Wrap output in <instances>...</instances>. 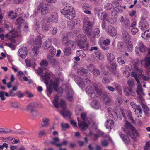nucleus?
<instances>
[{"label":"nucleus","mask_w":150,"mask_h":150,"mask_svg":"<svg viewBox=\"0 0 150 150\" xmlns=\"http://www.w3.org/2000/svg\"><path fill=\"white\" fill-rule=\"evenodd\" d=\"M81 117L83 122L78 119V125L83 131L87 130L89 131V134L93 135V129L96 130L97 126L91 119H88L86 117V114L83 112L81 114Z\"/></svg>","instance_id":"nucleus-1"},{"label":"nucleus","mask_w":150,"mask_h":150,"mask_svg":"<svg viewBox=\"0 0 150 150\" xmlns=\"http://www.w3.org/2000/svg\"><path fill=\"white\" fill-rule=\"evenodd\" d=\"M83 22L84 25L83 26V29L87 36L90 38L91 40L93 41L94 38H98L100 36V30L98 28H97L94 30L93 33V38L91 37L92 24L86 18H84Z\"/></svg>","instance_id":"nucleus-2"},{"label":"nucleus","mask_w":150,"mask_h":150,"mask_svg":"<svg viewBox=\"0 0 150 150\" xmlns=\"http://www.w3.org/2000/svg\"><path fill=\"white\" fill-rule=\"evenodd\" d=\"M134 71L132 72L131 75L135 78L137 82V89L136 91V92L137 94L139 96V97L141 99L142 98V96L144 94L138 79L139 75L141 74L142 71L141 70L139 69L137 66H134Z\"/></svg>","instance_id":"nucleus-3"},{"label":"nucleus","mask_w":150,"mask_h":150,"mask_svg":"<svg viewBox=\"0 0 150 150\" xmlns=\"http://www.w3.org/2000/svg\"><path fill=\"white\" fill-rule=\"evenodd\" d=\"M86 91L92 99H96L98 95H100L101 93V90L94 85L87 86Z\"/></svg>","instance_id":"nucleus-4"},{"label":"nucleus","mask_w":150,"mask_h":150,"mask_svg":"<svg viewBox=\"0 0 150 150\" xmlns=\"http://www.w3.org/2000/svg\"><path fill=\"white\" fill-rule=\"evenodd\" d=\"M16 24L17 25V27L18 28L17 30L14 29L13 30L16 34L18 33H19V35L17 37L21 36L20 29L21 28H22L24 31L25 32L28 31L29 30L28 24L26 22H24L23 19L21 17L18 18L17 19Z\"/></svg>","instance_id":"nucleus-5"},{"label":"nucleus","mask_w":150,"mask_h":150,"mask_svg":"<svg viewBox=\"0 0 150 150\" xmlns=\"http://www.w3.org/2000/svg\"><path fill=\"white\" fill-rule=\"evenodd\" d=\"M78 39L77 40L78 46L81 49L87 50L89 47V44L86 42V36L83 34H79L78 35Z\"/></svg>","instance_id":"nucleus-6"},{"label":"nucleus","mask_w":150,"mask_h":150,"mask_svg":"<svg viewBox=\"0 0 150 150\" xmlns=\"http://www.w3.org/2000/svg\"><path fill=\"white\" fill-rule=\"evenodd\" d=\"M73 9V7L72 6H67L61 11V12L62 14L65 16L67 18L71 20L75 17V16Z\"/></svg>","instance_id":"nucleus-7"},{"label":"nucleus","mask_w":150,"mask_h":150,"mask_svg":"<svg viewBox=\"0 0 150 150\" xmlns=\"http://www.w3.org/2000/svg\"><path fill=\"white\" fill-rule=\"evenodd\" d=\"M112 6L114 8L112 11V15L115 16L117 14L118 11H120L121 6L117 2H113L112 4L109 3H106L104 5V8L106 10H110L112 8Z\"/></svg>","instance_id":"nucleus-8"},{"label":"nucleus","mask_w":150,"mask_h":150,"mask_svg":"<svg viewBox=\"0 0 150 150\" xmlns=\"http://www.w3.org/2000/svg\"><path fill=\"white\" fill-rule=\"evenodd\" d=\"M98 16L99 18H101L103 16V20L102 21L101 27L103 29H105L106 26V24L105 23V21H107L108 22L111 24H113L115 23L114 20H116L115 18H109V17L107 15L106 13L104 12H99L98 13Z\"/></svg>","instance_id":"nucleus-9"},{"label":"nucleus","mask_w":150,"mask_h":150,"mask_svg":"<svg viewBox=\"0 0 150 150\" xmlns=\"http://www.w3.org/2000/svg\"><path fill=\"white\" fill-rule=\"evenodd\" d=\"M40 11L42 14L45 15L49 12V8L47 7L46 5L44 3H40L38 6L37 11H35V13H36L38 11Z\"/></svg>","instance_id":"nucleus-10"},{"label":"nucleus","mask_w":150,"mask_h":150,"mask_svg":"<svg viewBox=\"0 0 150 150\" xmlns=\"http://www.w3.org/2000/svg\"><path fill=\"white\" fill-rule=\"evenodd\" d=\"M19 35V34L18 33L16 34L15 33H14V30H13L10 31L8 33L5 35L4 36L3 34H0V37L1 39L3 40H4V38H5L7 39L12 40L13 38L17 37Z\"/></svg>","instance_id":"nucleus-11"},{"label":"nucleus","mask_w":150,"mask_h":150,"mask_svg":"<svg viewBox=\"0 0 150 150\" xmlns=\"http://www.w3.org/2000/svg\"><path fill=\"white\" fill-rule=\"evenodd\" d=\"M105 31L108 35L111 36H115L117 34L116 29L112 25L108 26L105 29Z\"/></svg>","instance_id":"nucleus-12"},{"label":"nucleus","mask_w":150,"mask_h":150,"mask_svg":"<svg viewBox=\"0 0 150 150\" xmlns=\"http://www.w3.org/2000/svg\"><path fill=\"white\" fill-rule=\"evenodd\" d=\"M68 40V37L67 36H64L62 39V44L65 45L70 47V48H75L76 46L75 43L71 41L67 40Z\"/></svg>","instance_id":"nucleus-13"},{"label":"nucleus","mask_w":150,"mask_h":150,"mask_svg":"<svg viewBox=\"0 0 150 150\" xmlns=\"http://www.w3.org/2000/svg\"><path fill=\"white\" fill-rule=\"evenodd\" d=\"M28 52L27 47L25 46H22L18 50V55L21 58L25 59L27 55Z\"/></svg>","instance_id":"nucleus-14"},{"label":"nucleus","mask_w":150,"mask_h":150,"mask_svg":"<svg viewBox=\"0 0 150 150\" xmlns=\"http://www.w3.org/2000/svg\"><path fill=\"white\" fill-rule=\"evenodd\" d=\"M146 47L142 42H140L135 48V52L137 55H140L139 52L143 53L146 50Z\"/></svg>","instance_id":"nucleus-15"},{"label":"nucleus","mask_w":150,"mask_h":150,"mask_svg":"<svg viewBox=\"0 0 150 150\" xmlns=\"http://www.w3.org/2000/svg\"><path fill=\"white\" fill-rule=\"evenodd\" d=\"M136 61L137 62V63L135 64V66L139 65L140 63H141V65H143L144 64V62L145 66H149L150 65V55H148V53L147 54L145 57L144 61L143 60H142L139 61L138 59H137Z\"/></svg>","instance_id":"nucleus-16"},{"label":"nucleus","mask_w":150,"mask_h":150,"mask_svg":"<svg viewBox=\"0 0 150 150\" xmlns=\"http://www.w3.org/2000/svg\"><path fill=\"white\" fill-rule=\"evenodd\" d=\"M125 126L128 129H130V130L129 131V133L132 132L134 136H138V133L134 127L132 126L127 121H125Z\"/></svg>","instance_id":"nucleus-17"},{"label":"nucleus","mask_w":150,"mask_h":150,"mask_svg":"<svg viewBox=\"0 0 150 150\" xmlns=\"http://www.w3.org/2000/svg\"><path fill=\"white\" fill-rule=\"evenodd\" d=\"M58 100V96H56L55 97V99L53 102L54 106L56 108H57L59 107V106H60L63 108H65L66 106L65 101L63 100H62L59 104H58L57 103Z\"/></svg>","instance_id":"nucleus-18"},{"label":"nucleus","mask_w":150,"mask_h":150,"mask_svg":"<svg viewBox=\"0 0 150 150\" xmlns=\"http://www.w3.org/2000/svg\"><path fill=\"white\" fill-rule=\"evenodd\" d=\"M52 74L50 73H47L45 74L44 77L43 75H40L41 77H43L42 79H44L45 81V83H46L47 85L48 84V81L49 80V79L51 76ZM47 89L48 91L49 92L50 94H51L52 91V89L50 88V87H48V85L47 86Z\"/></svg>","instance_id":"nucleus-19"},{"label":"nucleus","mask_w":150,"mask_h":150,"mask_svg":"<svg viewBox=\"0 0 150 150\" xmlns=\"http://www.w3.org/2000/svg\"><path fill=\"white\" fill-rule=\"evenodd\" d=\"M149 26L145 18H142L139 23V27L142 30L147 28Z\"/></svg>","instance_id":"nucleus-20"},{"label":"nucleus","mask_w":150,"mask_h":150,"mask_svg":"<svg viewBox=\"0 0 150 150\" xmlns=\"http://www.w3.org/2000/svg\"><path fill=\"white\" fill-rule=\"evenodd\" d=\"M59 84V80L58 79H56L54 80H51L49 82V84L50 86L52 87L56 91L60 92L58 91L57 88L58 87Z\"/></svg>","instance_id":"nucleus-21"},{"label":"nucleus","mask_w":150,"mask_h":150,"mask_svg":"<svg viewBox=\"0 0 150 150\" xmlns=\"http://www.w3.org/2000/svg\"><path fill=\"white\" fill-rule=\"evenodd\" d=\"M41 23L43 24L42 25V28L43 31H47L49 30L50 27L49 22L47 21L46 20L44 19L42 21Z\"/></svg>","instance_id":"nucleus-22"},{"label":"nucleus","mask_w":150,"mask_h":150,"mask_svg":"<svg viewBox=\"0 0 150 150\" xmlns=\"http://www.w3.org/2000/svg\"><path fill=\"white\" fill-rule=\"evenodd\" d=\"M26 66H35L37 65L36 60L34 59L27 58L25 60Z\"/></svg>","instance_id":"nucleus-23"},{"label":"nucleus","mask_w":150,"mask_h":150,"mask_svg":"<svg viewBox=\"0 0 150 150\" xmlns=\"http://www.w3.org/2000/svg\"><path fill=\"white\" fill-rule=\"evenodd\" d=\"M49 20L52 22L56 23L58 22V14L56 13H54L50 14L49 18Z\"/></svg>","instance_id":"nucleus-24"},{"label":"nucleus","mask_w":150,"mask_h":150,"mask_svg":"<svg viewBox=\"0 0 150 150\" xmlns=\"http://www.w3.org/2000/svg\"><path fill=\"white\" fill-rule=\"evenodd\" d=\"M72 92V90L71 88H67L66 89L67 98L69 101L71 102L73 101Z\"/></svg>","instance_id":"nucleus-25"},{"label":"nucleus","mask_w":150,"mask_h":150,"mask_svg":"<svg viewBox=\"0 0 150 150\" xmlns=\"http://www.w3.org/2000/svg\"><path fill=\"white\" fill-rule=\"evenodd\" d=\"M38 105V104L36 103H32L30 104L27 106V109L30 111L31 113L33 112H35L36 113V112L33 109L37 107Z\"/></svg>","instance_id":"nucleus-26"},{"label":"nucleus","mask_w":150,"mask_h":150,"mask_svg":"<svg viewBox=\"0 0 150 150\" xmlns=\"http://www.w3.org/2000/svg\"><path fill=\"white\" fill-rule=\"evenodd\" d=\"M50 119L47 117H44L42 120V121L40 125L41 127H44L48 126L49 125Z\"/></svg>","instance_id":"nucleus-27"},{"label":"nucleus","mask_w":150,"mask_h":150,"mask_svg":"<svg viewBox=\"0 0 150 150\" xmlns=\"http://www.w3.org/2000/svg\"><path fill=\"white\" fill-rule=\"evenodd\" d=\"M53 139V140L50 142L51 144L55 145L57 147H60L62 146V144L61 143H58L60 141V139L59 138L55 137Z\"/></svg>","instance_id":"nucleus-28"},{"label":"nucleus","mask_w":150,"mask_h":150,"mask_svg":"<svg viewBox=\"0 0 150 150\" xmlns=\"http://www.w3.org/2000/svg\"><path fill=\"white\" fill-rule=\"evenodd\" d=\"M95 58L98 60H102L104 58L103 54L100 51H98L95 52Z\"/></svg>","instance_id":"nucleus-29"},{"label":"nucleus","mask_w":150,"mask_h":150,"mask_svg":"<svg viewBox=\"0 0 150 150\" xmlns=\"http://www.w3.org/2000/svg\"><path fill=\"white\" fill-rule=\"evenodd\" d=\"M122 112V114L123 116L125 118H126V115H127L128 117V118L132 122H134V120L133 119L132 117L131 116V112L129 111H126L125 112Z\"/></svg>","instance_id":"nucleus-30"},{"label":"nucleus","mask_w":150,"mask_h":150,"mask_svg":"<svg viewBox=\"0 0 150 150\" xmlns=\"http://www.w3.org/2000/svg\"><path fill=\"white\" fill-rule=\"evenodd\" d=\"M76 81L80 87L83 88L85 86V84L82 78L78 77L76 79Z\"/></svg>","instance_id":"nucleus-31"},{"label":"nucleus","mask_w":150,"mask_h":150,"mask_svg":"<svg viewBox=\"0 0 150 150\" xmlns=\"http://www.w3.org/2000/svg\"><path fill=\"white\" fill-rule=\"evenodd\" d=\"M142 38L144 39H147L150 37V29H148L142 34Z\"/></svg>","instance_id":"nucleus-32"},{"label":"nucleus","mask_w":150,"mask_h":150,"mask_svg":"<svg viewBox=\"0 0 150 150\" xmlns=\"http://www.w3.org/2000/svg\"><path fill=\"white\" fill-rule=\"evenodd\" d=\"M126 46L128 52H132L133 50V47L132 42L130 41H128L126 43Z\"/></svg>","instance_id":"nucleus-33"},{"label":"nucleus","mask_w":150,"mask_h":150,"mask_svg":"<svg viewBox=\"0 0 150 150\" xmlns=\"http://www.w3.org/2000/svg\"><path fill=\"white\" fill-rule=\"evenodd\" d=\"M33 44L36 45L39 47H41L42 45L41 37L40 36H38L36 38L35 41H34Z\"/></svg>","instance_id":"nucleus-34"},{"label":"nucleus","mask_w":150,"mask_h":150,"mask_svg":"<svg viewBox=\"0 0 150 150\" xmlns=\"http://www.w3.org/2000/svg\"><path fill=\"white\" fill-rule=\"evenodd\" d=\"M51 41L50 39H47L42 45L43 47L45 50H47L51 45Z\"/></svg>","instance_id":"nucleus-35"},{"label":"nucleus","mask_w":150,"mask_h":150,"mask_svg":"<svg viewBox=\"0 0 150 150\" xmlns=\"http://www.w3.org/2000/svg\"><path fill=\"white\" fill-rule=\"evenodd\" d=\"M110 40L109 39H106L104 40L103 43H100L99 44L102 49H105V47L103 46V45H104L105 46H107L110 44Z\"/></svg>","instance_id":"nucleus-36"},{"label":"nucleus","mask_w":150,"mask_h":150,"mask_svg":"<svg viewBox=\"0 0 150 150\" xmlns=\"http://www.w3.org/2000/svg\"><path fill=\"white\" fill-rule=\"evenodd\" d=\"M114 124V122L111 120H108L105 123L106 127L108 129H110L112 126Z\"/></svg>","instance_id":"nucleus-37"},{"label":"nucleus","mask_w":150,"mask_h":150,"mask_svg":"<svg viewBox=\"0 0 150 150\" xmlns=\"http://www.w3.org/2000/svg\"><path fill=\"white\" fill-rule=\"evenodd\" d=\"M125 93L126 95L127 96L129 95H131L132 96L135 95V94L132 92V89L130 88H126L125 90Z\"/></svg>","instance_id":"nucleus-38"},{"label":"nucleus","mask_w":150,"mask_h":150,"mask_svg":"<svg viewBox=\"0 0 150 150\" xmlns=\"http://www.w3.org/2000/svg\"><path fill=\"white\" fill-rule=\"evenodd\" d=\"M97 134H95L94 135V137H93V140H96L100 136H101L102 137H106V136L104 135V133H103V132H101L100 131L98 130L97 131Z\"/></svg>","instance_id":"nucleus-39"},{"label":"nucleus","mask_w":150,"mask_h":150,"mask_svg":"<svg viewBox=\"0 0 150 150\" xmlns=\"http://www.w3.org/2000/svg\"><path fill=\"white\" fill-rule=\"evenodd\" d=\"M107 59L110 63H111L115 59L114 55L111 53H108L107 55Z\"/></svg>","instance_id":"nucleus-40"},{"label":"nucleus","mask_w":150,"mask_h":150,"mask_svg":"<svg viewBox=\"0 0 150 150\" xmlns=\"http://www.w3.org/2000/svg\"><path fill=\"white\" fill-rule=\"evenodd\" d=\"M91 105L95 109H98L100 107V105L99 103L96 100L92 102Z\"/></svg>","instance_id":"nucleus-41"},{"label":"nucleus","mask_w":150,"mask_h":150,"mask_svg":"<svg viewBox=\"0 0 150 150\" xmlns=\"http://www.w3.org/2000/svg\"><path fill=\"white\" fill-rule=\"evenodd\" d=\"M124 24L126 28L129 29L130 27V24L129 20L127 19H126L124 20Z\"/></svg>","instance_id":"nucleus-42"},{"label":"nucleus","mask_w":150,"mask_h":150,"mask_svg":"<svg viewBox=\"0 0 150 150\" xmlns=\"http://www.w3.org/2000/svg\"><path fill=\"white\" fill-rule=\"evenodd\" d=\"M17 87L16 86H13V87L12 89L10 90L9 91V94L11 96H14L16 94L13 92V91H16L17 90Z\"/></svg>","instance_id":"nucleus-43"},{"label":"nucleus","mask_w":150,"mask_h":150,"mask_svg":"<svg viewBox=\"0 0 150 150\" xmlns=\"http://www.w3.org/2000/svg\"><path fill=\"white\" fill-rule=\"evenodd\" d=\"M103 102L106 105H108L111 101L110 98L107 96L105 97L103 99Z\"/></svg>","instance_id":"nucleus-44"},{"label":"nucleus","mask_w":150,"mask_h":150,"mask_svg":"<svg viewBox=\"0 0 150 150\" xmlns=\"http://www.w3.org/2000/svg\"><path fill=\"white\" fill-rule=\"evenodd\" d=\"M38 48L36 47H34L32 49V52L33 55L36 56L38 54Z\"/></svg>","instance_id":"nucleus-45"},{"label":"nucleus","mask_w":150,"mask_h":150,"mask_svg":"<svg viewBox=\"0 0 150 150\" xmlns=\"http://www.w3.org/2000/svg\"><path fill=\"white\" fill-rule=\"evenodd\" d=\"M64 55L67 56L69 55L71 53V48H66L64 50Z\"/></svg>","instance_id":"nucleus-46"},{"label":"nucleus","mask_w":150,"mask_h":150,"mask_svg":"<svg viewBox=\"0 0 150 150\" xmlns=\"http://www.w3.org/2000/svg\"><path fill=\"white\" fill-rule=\"evenodd\" d=\"M10 105L14 108H17L19 107L18 104L16 102L10 101L9 102Z\"/></svg>","instance_id":"nucleus-47"},{"label":"nucleus","mask_w":150,"mask_h":150,"mask_svg":"<svg viewBox=\"0 0 150 150\" xmlns=\"http://www.w3.org/2000/svg\"><path fill=\"white\" fill-rule=\"evenodd\" d=\"M47 50L49 51V53L53 54L55 52L56 50L51 45L49 47Z\"/></svg>","instance_id":"nucleus-48"},{"label":"nucleus","mask_w":150,"mask_h":150,"mask_svg":"<svg viewBox=\"0 0 150 150\" xmlns=\"http://www.w3.org/2000/svg\"><path fill=\"white\" fill-rule=\"evenodd\" d=\"M75 23L73 21H70L68 22V25L70 28L73 27L75 25Z\"/></svg>","instance_id":"nucleus-49"},{"label":"nucleus","mask_w":150,"mask_h":150,"mask_svg":"<svg viewBox=\"0 0 150 150\" xmlns=\"http://www.w3.org/2000/svg\"><path fill=\"white\" fill-rule=\"evenodd\" d=\"M120 136L121 138L123 139V141L125 142V143L127 144H129L130 143V141L128 138H127V139H124V134H120Z\"/></svg>","instance_id":"nucleus-50"},{"label":"nucleus","mask_w":150,"mask_h":150,"mask_svg":"<svg viewBox=\"0 0 150 150\" xmlns=\"http://www.w3.org/2000/svg\"><path fill=\"white\" fill-rule=\"evenodd\" d=\"M83 110V109L79 107H77L76 109V113L77 115H79Z\"/></svg>","instance_id":"nucleus-51"},{"label":"nucleus","mask_w":150,"mask_h":150,"mask_svg":"<svg viewBox=\"0 0 150 150\" xmlns=\"http://www.w3.org/2000/svg\"><path fill=\"white\" fill-rule=\"evenodd\" d=\"M61 126L63 130H65L66 129L68 128L69 127V125L67 123H62Z\"/></svg>","instance_id":"nucleus-52"},{"label":"nucleus","mask_w":150,"mask_h":150,"mask_svg":"<svg viewBox=\"0 0 150 150\" xmlns=\"http://www.w3.org/2000/svg\"><path fill=\"white\" fill-rule=\"evenodd\" d=\"M9 16L12 19H13L16 17V13L13 11H11L9 14Z\"/></svg>","instance_id":"nucleus-53"},{"label":"nucleus","mask_w":150,"mask_h":150,"mask_svg":"<svg viewBox=\"0 0 150 150\" xmlns=\"http://www.w3.org/2000/svg\"><path fill=\"white\" fill-rule=\"evenodd\" d=\"M117 62L120 65H123L125 63L124 60L121 57H119L117 58Z\"/></svg>","instance_id":"nucleus-54"},{"label":"nucleus","mask_w":150,"mask_h":150,"mask_svg":"<svg viewBox=\"0 0 150 150\" xmlns=\"http://www.w3.org/2000/svg\"><path fill=\"white\" fill-rule=\"evenodd\" d=\"M138 31V29L137 28H132L131 30L132 33L133 35H135Z\"/></svg>","instance_id":"nucleus-55"},{"label":"nucleus","mask_w":150,"mask_h":150,"mask_svg":"<svg viewBox=\"0 0 150 150\" xmlns=\"http://www.w3.org/2000/svg\"><path fill=\"white\" fill-rule=\"evenodd\" d=\"M40 66H47L48 63L46 60H42L40 63Z\"/></svg>","instance_id":"nucleus-56"},{"label":"nucleus","mask_w":150,"mask_h":150,"mask_svg":"<svg viewBox=\"0 0 150 150\" xmlns=\"http://www.w3.org/2000/svg\"><path fill=\"white\" fill-rule=\"evenodd\" d=\"M62 115L66 116H70L71 114V112L69 111H67L64 112V114L62 113Z\"/></svg>","instance_id":"nucleus-57"},{"label":"nucleus","mask_w":150,"mask_h":150,"mask_svg":"<svg viewBox=\"0 0 150 150\" xmlns=\"http://www.w3.org/2000/svg\"><path fill=\"white\" fill-rule=\"evenodd\" d=\"M5 94L4 93V92L1 91L0 92V97L2 100H4L6 99V98L4 96Z\"/></svg>","instance_id":"nucleus-58"},{"label":"nucleus","mask_w":150,"mask_h":150,"mask_svg":"<svg viewBox=\"0 0 150 150\" xmlns=\"http://www.w3.org/2000/svg\"><path fill=\"white\" fill-rule=\"evenodd\" d=\"M123 37L124 38H128V34L126 31L124 30L123 31Z\"/></svg>","instance_id":"nucleus-59"},{"label":"nucleus","mask_w":150,"mask_h":150,"mask_svg":"<svg viewBox=\"0 0 150 150\" xmlns=\"http://www.w3.org/2000/svg\"><path fill=\"white\" fill-rule=\"evenodd\" d=\"M93 72L94 75L96 76H97L100 74V72L97 69H94L93 71Z\"/></svg>","instance_id":"nucleus-60"},{"label":"nucleus","mask_w":150,"mask_h":150,"mask_svg":"<svg viewBox=\"0 0 150 150\" xmlns=\"http://www.w3.org/2000/svg\"><path fill=\"white\" fill-rule=\"evenodd\" d=\"M114 86H115V87L117 90H119V93H122V91L120 88V87L119 86V85H118L117 84L114 83Z\"/></svg>","instance_id":"nucleus-61"},{"label":"nucleus","mask_w":150,"mask_h":150,"mask_svg":"<svg viewBox=\"0 0 150 150\" xmlns=\"http://www.w3.org/2000/svg\"><path fill=\"white\" fill-rule=\"evenodd\" d=\"M117 48L118 50L120 51H122L123 50V47L122 46V43L119 42L117 45Z\"/></svg>","instance_id":"nucleus-62"},{"label":"nucleus","mask_w":150,"mask_h":150,"mask_svg":"<svg viewBox=\"0 0 150 150\" xmlns=\"http://www.w3.org/2000/svg\"><path fill=\"white\" fill-rule=\"evenodd\" d=\"M101 144L103 146L106 147L107 146L108 144V142L106 140H103L101 141Z\"/></svg>","instance_id":"nucleus-63"},{"label":"nucleus","mask_w":150,"mask_h":150,"mask_svg":"<svg viewBox=\"0 0 150 150\" xmlns=\"http://www.w3.org/2000/svg\"><path fill=\"white\" fill-rule=\"evenodd\" d=\"M150 147V143L149 142H146V144L144 147L145 150H148V148Z\"/></svg>","instance_id":"nucleus-64"}]
</instances>
